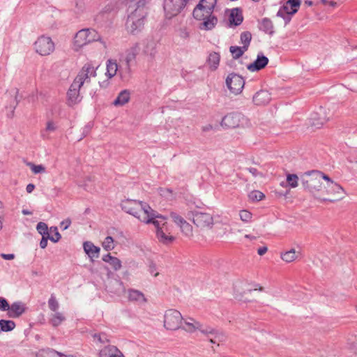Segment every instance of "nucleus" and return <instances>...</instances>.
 I'll list each match as a JSON object with an SVG mask.
<instances>
[{
  "label": "nucleus",
  "instance_id": "nucleus-1",
  "mask_svg": "<svg viewBox=\"0 0 357 357\" xmlns=\"http://www.w3.org/2000/svg\"><path fill=\"white\" fill-rule=\"evenodd\" d=\"M121 208L123 211L133 215L144 224H151L152 219L157 217V211L142 201L126 199L121 201Z\"/></svg>",
  "mask_w": 357,
  "mask_h": 357
},
{
  "label": "nucleus",
  "instance_id": "nucleus-2",
  "mask_svg": "<svg viewBox=\"0 0 357 357\" xmlns=\"http://www.w3.org/2000/svg\"><path fill=\"white\" fill-rule=\"evenodd\" d=\"M157 217L152 219L153 224L156 229V236L160 242L169 244L174 241V237L170 235L167 227V218L157 212Z\"/></svg>",
  "mask_w": 357,
  "mask_h": 357
},
{
  "label": "nucleus",
  "instance_id": "nucleus-3",
  "mask_svg": "<svg viewBox=\"0 0 357 357\" xmlns=\"http://www.w3.org/2000/svg\"><path fill=\"white\" fill-rule=\"evenodd\" d=\"M146 13L143 9H136L128 15L126 21V28L129 32L135 34L141 31L144 26Z\"/></svg>",
  "mask_w": 357,
  "mask_h": 357
},
{
  "label": "nucleus",
  "instance_id": "nucleus-4",
  "mask_svg": "<svg viewBox=\"0 0 357 357\" xmlns=\"http://www.w3.org/2000/svg\"><path fill=\"white\" fill-rule=\"evenodd\" d=\"M319 175V171L312 170L305 173L304 177L302 178V184L305 190L310 193L319 192L321 188V181Z\"/></svg>",
  "mask_w": 357,
  "mask_h": 357
},
{
  "label": "nucleus",
  "instance_id": "nucleus-5",
  "mask_svg": "<svg viewBox=\"0 0 357 357\" xmlns=\"http://www.w3.org/2000/svg\"><path fill=\"white\" fill-rule=\"evenodd\" d=\"M248 119L241 113L231 112L225 115L221 121V126L227 129L245 126Z\"/></svg>",
  "mask_w": 357,
  "mask_h": 357
},
{
  "label": "nucleus",
  "instance_id": "nucleus-6",
  "mask_svg": "<svg viewBox=\"0 0 357 357\" xmlns=\"http://www.w3.org/2000/svg\"><path fill=\"white\" fill-rule=\"evenodd\" d=\"M33 45L36 52L41 56H48L55 50V45L52 38L45 35L39 36Z\"/></svg>",
  "mask_w": 357,
  "mask_h": 357
},
{
  "label": "nucleus",
  "instance_id": "nucleus-7",
  "mask_svg": "<svg viewBox=\"0 0 357 357\" xmlns=\"http://www.w3.org/2000/svg\"><path fill=\"white\" fill-rule=\"evenodd\" d=\"M99 40V36L95 30L84 29L76 33L74 38V45L77 47L80 48L90 43Z\"/></svg>",
  "mask_w": 357,
  "mask_h": 357
},
{
  "label": "nucleus",
  "instance_id": "nucleus-8",
  "mask_svg": "<svg viewBox=\"0 0 357 357\" xmlns=\"http://www.w3.org/2000/svg\"><path fill=\"white\" fill-rule=\"evenodd\" d=\"M183 317L181 312L174 309L167 310L164 315V326L167 330L181 328Z\"/></svg>",
  "mask_w": 357,
  "mask_h": 357
},
{
  "label": "nucleus",
  "instance_id": "nucleus-9",
  "mask_svg": "<svg viewBox=\"0 0 357 357\" xmlns=\"http://www.w3.org/2000/svg\"><path fill=\"white\" fill-rule=\"evenodd\" d=\"M189 0H165L163 8L165 16L171 19L179 14L185 7Z\"/></svg>",
  "mask_w": 357,
  "mask_h": 357
},
{
  "label": "nucleus",
  "instance_id": "nucleus-10",
  "mask_svg": "<svg viewBox=\"0 0 357 357\" xmlns=\"http://www.w3.org/2000/svg\"><path fill=\"white\" fill-rule=\"evenodd\" d=\"M188 218L199 228H211L213 225V218L208 213L201 211H191L188 213Z\"/></svg>",
  "mask_w": 357,
  "mask_h": 357
},
{
  "label": "nucleus",
  "instance_id": "nucleus-11",
  "mask_svg": "<svg viewBox=\"0 0 357 357\" xmlns=\"http://www.w3.org/2000/svg\"><path fill=\"white\" fill-rule=\"evenodd\" d=\"M96 76V68L91 63H86L82 68L73 83L82 87L84 82H89L91 77Z\"/></svg>",
  "mask_w": 357,
  "mask_h": 357
},
{
  "label": "nucleus",
  "instance_id": "nucleus-12",
  "mask_svg": "<svg viewBox=\"0 0 357 357\" xmlns=\"http://www.w3.org/2000/svg\"><path fill=\"white\" fill-rule=\"evenodd\" d=\"M226 85L231 93L238 94L244 87L245 81L241 76L232 73L227 76Z\"/></svg>",
  "mask_w": 357,
  "mask_h": 357
},
{
  "label": "nucleus",
  "instance_id": "nucleus-13",
  "mask_svg": "<svg viewBox=\"0 0 357 357\" xmlns=\"http://www.w3.org/2000/svg\"><path fill=\"white\" fill-rule=\"evenodd\" d=\"M170 217L173 221L180 227L181 232L186 236L192 235V227L181 215L175 212H171Z\"/></svg>",
  "mask_w": 357,
  "mask_h": 357
},
{
  "label": "nucleus",
  "instance_id": "nucleus-14",
  "mask_svg": "<svg viewBox=\"0 0 357 357\" xmlns=\"http://www.w3.org/2000/svg\"><path fill=\"white\" fill-rule=\"evenodd\" d=\"M81 87L77 86L76 83H72L67 92V104L68 106H74L82 100L79 93Z\"/></svg>",
  "mask_w": 357,
  "mask_h": 357
},
{
  "label": "nucleus",
  "instance_id": "nucleus-15",
  "mask_svg": "<svg viewBox=\"0 0 357 357\" xmlns=\"http://www.w3.org/2000/svg\"><path fill=\"white\" fill-rule=\"evenodd\" d=\"M26 304L22 301H16L10 305L7 315L10 318H18L26 311Z\"/></svg>",
  "mask_w": 357,
  "mask_h": 357
},
{
  "label": "nucleus",
  "instance_id": "nucleus-16",
  "mask_svg": "<svg viewBox=\"0 0 357 357\" xmlns=\"http://www.w3.org/2000/svg\"><path fill=\"white\" fill-rule=\"evenodd\" d=\"M204 18L203 20H197L201 22L199 24V29L201 30L211 31L215 27L218 22L217 17L214 14L204 16Z\"/></svg>",
  "mask_w": 357,
  "mask_h": 357
},
{
  "label": "nucleus",
  "instance_id": "nucleus-17",
  "mask_svg": "<svg viewBox=\"0 0 357 357\" xmlns=\"http://www.w3.org/2000/svg\"><path fill=\"white\" fill-rule=\"evenodd\" d=\"M301 3V0H288L280 8L278 11H282V13L286 14L294 15L298 12Z\"/></svg>",
  "mask_w": 357,
  "mask_h": 357
},
{
  "label": "nucleus",
  "instance_id": "nucleus-18",
  "mask_svg": "<svg viewBox=\"0 0 357 357\" xmlns=\"http://www.w3.org/2000/svg\"><path fill=\"white\" fill-rule=\"evenodd\" d=\"M183 324L181 328L186 332L194 333L196 331L201 330L202 324L198 321L192 317L183 318Z\"/></svg>",
  "mask_w": 357,
  "mask_h": 357
},
{
  "label": "nucleus",
  "instance_id": "nucleus-19",
  "mask_svg": "<svg viewBox=\"0 0 357 357\" xmlns=\"http://www.w3.org/2000/svg\"><path fill=\"white\" fill-rule=\"evenodd\" d=\"M106 289L109 292L116 295H121L126 291L122 281L117 279L109 280L106 286Z\"/></svg>",
  "mask_w": 357,
  "mask_h": 357
},
{
  "label": "nucleus",
  "instance_id": "nucleus-20",
  "mask_svg": "<svg viewBox=\"0 0 357 357\" xmlns=\"http://www.w3.org/2000/svg\"><path fill=\"white\" fill-rule=\"evenodd\" d=\"M99 357H123V355L116 347L107 344L100 350Z\"/></svg>",
  "mask_w": 357,
  "mask_h": 357
},
{
  "label": "nucleus",
  "instance_id": "nucleus-21",
  "mask_svg": "<svg viewBox=\"0 0 357 357\" xmlns=\"http://www.w3.org/2000/svg\"><path fill=\"white\" fill-rule=\"evenodd\" d=\"M252 100L257 105H265L271 100V93L266 90H260L255 94Z\"/></svg>",
  "mask_w": 357,
  "mask_h": 357
},
{
  "label": "nucleus",
  "instance_id": "nucleus-22",
  "mask_svg": "<svg viewBox=\"0 0 357 357\" xmlns=\"http://www.w3.org/2000/svg\"><path fill=\"white\" fill-rule=\"evenodd\" d=\"M268 63V59L263 55L258 54L257 59L248 66V69L250 71H258L264 68Z\"/></svg>",
  "mask_w": 357,
  "mask_h": 357
},
{
  "label": "nucleus",
  "instance_id": "nucleus-23",
  "mask_svg": "<svg viewBox=\"0 0 357 357\" xmlns=\"http://www.w3.org/2000/svg\"><path fill=\"white\" fill-rule=\"evenodd\" d=\"M220 62V54L216 52H211L208 54L206 61L211 71H215L218 68Z\"/></svg>",
  "mask_w": 357,
  "mask_h": 357
},
{
  "label": "nucleus",
  "instance_id": "nucleus-24",
  "mask_svg": "<svg viewBox=\"0 0 357 357\" xmlns=\"http://www.w3.org/2000/svg\"><path fill=\"white\" fill-rule=\"evenodd\" d=\"M83 248L86 255L89 257L91 261H93V259L99 257L100 248L96 246L91 241L84 242L83 244Z\"/></svg>",
  "mask_w": 357,
  "mask_h": 357
},
{
  "label": "nucleus",
  "instance_id": "nucleus-25",
  "mask_svg": "<svg viewBox=\"0 0 357 357\" xmlns=\"http://www.w3.org/2000/svg\"><path fill=\"white\" fill-rule=\"evenodd\" d=\"M229 22L234 26L240 25L243 20L242 10L239 8H233L229 15Z\"/></svg>",
  "mask_w": 357,
  "mask_h": 357
},
{
  "label": "nucleus",
  "instance_id": "nucleus-26",
  "mask_svg": "<svg viewBox=\"0 0 357 357\" xmlns=\"http://www.w3.org/2000/svg\"><path fill=\"white\" fill-rule=\"evenodd\" d=\"M328 119L321 115V113H314L312 114L310 119V125L315 128H320L328 121Z\"/></svg>",
  "mask_w": 357,
  "mask_h": 357
},
{
  "label": "nucleus",
  "instance_id": "nucleus-27",
  "mask_svg": "<svg viewBox=\"0 0 357 357\" xmlns=\"http://www.w3.org/2000/svg\"><path fill=\"white\" fill-rule=\"evenodd\" d=\"M130 99V93L129 90L124 89L121 91L117 96L116 98L113 102L115 106H123L128 103Z\"/></svg>",
  "mask_w": 357,
  "mask_h": 357
},
{
  "label": "nucleus",
  "instance_id": "nucleus-28",
  "mask_svg": "<svg viewBox=\"0 0 357 357\" xmlns=\"http://www.w3.org/2000/svg\"><path fill=\"white\" fill-rule=\"evenodd\" d=\"M128 300L132 302L146 303L147 301L144 294L136 289H130L128 290Z\"/></svg>",
  "mask_w": 357,
  "mask_h": 357
},
{
  "label": "nucleus",
  "instance_id": "nucleus-29",
  "mask_svg": "<svg viewBox=\"0 0 357 357\" xmlns=\"http://www.w3.org/2000/svg\"><path fill=\"white\" fill-rule=\"evenodd\" d=\"M36 357H68V356L56 351L53 349L47 348L40 349L36 353Z\"/></svg>",
  "mask_w": 357,
  "mask_h": 357
},
{
  "label": "nucleus",
  "instance_id": "nucleus-30",
  "mask_svg": "<svg viewBox=\"0 0 357 357\" xmlns=\"http://www.w3.org/2000/svg\"><path fill=\"white\" fill-rule=\"evenodd\" d=\"M139 46L137 44L132 46L126 51L124 62L132 64L135 61L137 55L139 53Z\"/></svg>",
  "mask_w": 357,
  "mask_h": 357
},
{
  "label": "nucleus",
  "instance_id": "nucleus-31",
  "mask_svg": "<svg viewBox=\"0 0 357 357\" xmlns=\"http://www.w3.org/2000/svg\"><path fill=\"white\" fill-rule=\"evenodd\" d=\"M213 11L208 10L202 7L201 4H197L193 10L192 15L195 20H203L204 16L213 15Z\"/></svg>",
  "mask_w": 357,
  "mask_h": 357
},
{
  "label": "nucleus",
  "instance_id": "nucleus-32",
  "mask_svg": "<svg viewBox=\"0 0 357 357\" xmlns=\"http://www.w3.org/2000/svg\"><path fill=\"white\" fill-rule=\"evenodd\" d=\"M107 71L105 75L109 79L112 78L117 73H119V66L115 60L109 59L106 63Z\"/></svg>",
  "mask_w": 357,
  "mask_h": 357
},
{
  "label": "nucleus",
  "instance_id": "nucleus-33",
  "mask_svg": "<svg viewBox=\"0 0 357 357\" xmlns=\"http://www.w3.org/2000/svg\"><path fill=\"white\" fill-rule=\"evenodd\" d=\"M259 29L269 35H273L274 33L273 22L267 17L263 18L260 22Z\"/></svg>",
  "mask_w": 357,
  "mask_h": 357
},
{
  "label": "nucleus",
  "instance_id": "nucleus-34",
  "mask_svg": "<svg viewBox=\"0 0 357 357\" xmlns=\"http://www.w3.org/2000/svg\"><path fill=\"white\" fill-rule=\"evenodd\" d=\"M119 75L122 79H128L131 77V64L124 62L119 68Z\"/></svg>",
  "mask_w": 357,
  "mask_h": 357
},
{
  "label": "nucleus",
  "instance_id": "nucleus-35",
  "mask_svg": "<svg viewBox=\"0 0 357 357\" xmlns=\"http://www.w3.org/2000/svg\"><path fill=\"white\" fill-rule=\"evenodd\" d=\"M105 262L109 263L114 271H118L121 268V261L115 257H112L110 254H107L102 257Z\"/></svg>",
  "mask_w": 357,
  "mask_h": 357
},
{
  "label": "nucleus",
  "instance_id": "nucleus-36",
  "mask_svg": "<svg viewBox=\"0 0 357 357\" xmlns=\"http://www.w3.org/2000/svg\"><path fill=\"white\" fill-rule=\"evenodd\" d=\"M326 192L328 194L333 195L345 194L344 188L340 185L335 182H331V184H328Z\"/></svg>",
  "mask_w": 357,
  "mask_h": 357
},
{
  "label": "nucleus",
  "instance_id": "nucleus-37",
  "mask_svg": "<svg viewBox=\"0 0 357 357\" xmlns=\"http://www.w3.org/2000/svg\"><path fill=\"white\" fill-rule=\"evenodd\" d=\"M66 320L65 316L63 313L59 312H55L54 314H52L49 321L54 327H57L61 324L63 321Z\"/></svg>",
  "mask_w": 357,
  "mask_h": 357
},
{
  "label": "nucleus",
  "instance_id": "nucleus-38",
  "mask_svg": "<svg viewBox=\"0 0 357 357\" xmlns=\"http://www.w3.org/2000/svg\"><path fill=\"white\" fill-rule=\"evenodd\" d=\"M298 254L299 252H296L295 249H291L289 251L281 253V259L287 263H290L296 259Z\"/></svg>",
  "mask_w": 357,
  "mask_h": 357
},
{
  "label": "nucleus",
  "instance_id": "nucleus-39",
  "mask_svg": "<svg viewBox=\"0 0 357 357\" xmlns=\"http://www.w3.org/2000/svg\"><path fill=\"white\" fill-rule=\"evenodd\" d=\"M57 129V123L53 120H48L46 123V127L44 130L41 131V137L43 139H47V132H54Z\"/></svg>",
  "mask_w": 357,
  "mask_h": 357
},
{
  "label": "nucleus",
  "instance_id": "nucleus-40",
  "mask_svg": "<svg viewBox=\"0 0 357 357\" xmlns=\"http://www.w3.org/2000/svg\"><path fill=\"white\" fill-rule=\"evenodd\" d=\"M93 341L100 344H109L110 340L105 333H98L92 335Z\"/></svg>",
  "mask_w": 357,
  "mask_h": 357
},
{
  "label": "nucleus",
  "instance_id": "nucleus-41",
  "mask_svg": "<svg viewBox=\"0 0 357 357\" xmlns=\"http://www.w3.org/2000/svg\"><path fill=\"white\" fill-rule=\"evenodd\" d=\"M247 50H248L244 49L243 46H231L229 47V52H231L234 59H238L241 57Z\"/></svg>",
  "mask_w": 357,
  "mask_h": 357
},
{
  "label": "nucleus",
  "instance_id": "nucleus-42",
  "mask_svg": "<svg viewBox=\"0 0 357 357\" xmlns=\"http://www.w3.org/2000/svg\"><path fill=\"white\" fill-rule=\"evenodd\" d=\"M15 328V323L12 320H0L1 331L8 332L13 331Z\"/></svg>",
  "mask_w": 357,
  "mask_h": 357
},
{
  "label": "nucleus",
  "instance_id": "nucleus-43",
  "mask_svg": "<svg viewBox=\"0 0 357 357\" xmlns=\"http://www.w3.org/2000/svg\"><path fill=\"white\" fill-rule=\"evenodd\" d=\"M241 42L243 44L244 49L248 50L251 40L252 34L250 31H243L241 34Z\"/></svg>",
  "mask_w": 357,
  "mask_h": 357
},
{
  "label": "nucleus",
  "instance_id": "nucleus-44",
  "mask_svg": "<svg viewBox=\"0 0 357 357\" xmlns=\"http://www.w3.org/2000/svg\"><path fill=\"white\" fill-rule=\"evenodd\" d=\"M216 3L217 0H200L198 4H201L202 7L206 10L214 11Z\"/></svg>",
  "mask_w": 357,
  "mask_h": 357
},
{
  "label": "nucleus",
  "instance_id": "nucleus-45",
  "mask_svg": "<svg viewBox=\"0 0 357 357\" xmlns=\"http://www.w3.org/2000/svg\"><path fill=\"white\" fill-rule=\"evenodd\" d=\"M48 307L52 312H57L59 304L54 294H52L48 300Z\"/></svg>",
  "mask_w": 357,
  "mask_h": 357
},
{
  "label": "nucleus",
  "instance_id": "nucleus-46",
  "mask_svg": "<svg viewBox=\"0 0 357 357\" xmlns=\"http://www.w3.org/2000/svg\"><path fill=\"white\" fill-rule=\"evenodd\" d=\"M50 231L53 234L52 235L50 234V240L51 241L56 243L61 239V236L56 227H51L50 228Z\"/></svg>",
  "mask_w": 357,
  "mask_h": 357
},
{
  "label": "nucleus",
  "instance_id": "nucleus-47",
  "mask_svg": "<svg viewBox=\"0 0 357 357\" xmlns=\"http://www.w3.org/2000/svg\"><path fill=\"white\" fill-rule=\"evenodd\" d=\"M298 177L296 174H287V182L291 188H294L297 187L298 186Z\"/></svg>",
  "mask_w": 357,
  "mask_h": 357
},
{
  "label": "nucleus",
  "instance_id": "nucleus-48",
  "mask_svg": "<svg viewBox=\"0 0 357 357\" xmlns=\"http://www.w3.org/2000/svg\"><path fill=\"white\" fill-rule=\"evenodd\" d=\"M36 229L38 232L42 235V236H50V233L48 231V227L47 225L45 222H40L37 224Z\"/></svg>",
  "mask_w": 357,
  "mask_h": 357
},
{
  "label": "nucleus",
  "instance_id": "nucleus-49",
  "mask_svg": "<svg viewBox=\"0 0 357 357\" xmlns=\"http://www.w3.org/2000/svg\"><path fill=\"white\" fill-rule=\"evenodd\" d=\"M178 36L183 40H188L190 36V32L188 27L183 26L177 30Z\"/></svg>",
  "mask_w": 357,
  "mask_h": 357
},
{
  "label": "nucleus",
  "instance_id": "nucleus-50",
  "mask_svg": "<svg viewBox=\"0 0 357 357\" xmlns=\"http://www.w3.org/2000/svg\"><path fill=\"white\" fill-rule=\"evenodd\" d=\"M27 166H29L31 171L36 174L45 172V167L43 165H35L32 162H28Z\"/></svg>",
  "mask_w": 357,
  "mask_h": 357
},
{
  "label": "nucleus",
  "instance_id": "nucleus-51",
  "mask_svg": "<svg viewBox=\"0 0 357 357\" xmlns=\"http://www.w3.org/2000/svg\"><path fill=\"white\" fill-rule=\"evenodd\" d=\"M240 219L244 222H249L251 221L252 214L248 210H241L239 212Z\"/></svg>",
  "mask_w": 357,
  "mask_h": 357
},
{
  "label": "nucleus",
  "instance_id": "nucleus-52",
  "mask_svg": "<svg viewBox=\"0 0 357 357\" xmlns=\"http://www.w3.org/2000/svg\"><path fill=\"white\" fill-rule=\"evenodd\" d=\"M113 243V238L112 236H107L102 242V247L107 251L111 250L114 248Z\"/></svg>",
  "mask_w": 357,
  "mask_h": 357
},
{
  "label": "nucleus",
  "instance_id": "nucleus-53",
  "mask_svg": "<svg viewBox=\"0 0 357 357\" xmlns=\"http://www.w3.org/2000/svg\"><path fill=\"white\" fill-rule=\"evenodd\" d=\"M264 195L260 192V191H258V190H255V191H252L251 193H250V197L255 200H257V201H260V200H262L264 198Z\"/></svg>",
  "mask_w": 357,
  "mask_h": 357
},
{
  "label": "nucleus",
  "instance_id": "nucleus-54",
  "mask_svg": "<svg viewBox=\"0 0 357 357\" xmlns=\"http://www.w3.org/2000/svg\"><path fill=\"white\" fill-rule=\"evenodd\" d=\"M276 15L278 17H280L281 18H282L284 21V24L285 25L288 24L291 20V17L294 15H290V14H286V13H282V11H278Z\"/></svg>",
  "mask_w": 357,
  "mask_h": 357
},
{
  "label": "nucleus",
  "instance_id": "nucleus-55",
  "mask_svg": "<svg viewBox=\"0 0 357 357\" xmlns=\"http://www.w3.org/2000/svg\"><path fill=\"white\" fill-rule=\"evenodd\" d=\"M10 305L7 300L4 298L0 297V310L2 311H8Z\"/></svg>",
  "mask_w": 357,
  "mask_h": 357
},
{
  "label": "nucleus",
  "instance_id": "nucleus-56",
  "mask_svg": "<svg viewBox=\"0 0 357 357\" xmlns=\"http://www.w3.org/2000/svg\"><path fill=\"white\" fill-rule=\"evenodd\" d=\"M204 335L208 334H217L216 331L209 326L206 327L205 328H203L202 326L201 327V330H199Z\"/></svg>",
  "mask_w": 357,
  "mask_h": 357
},
{
  "label": "nucleus",
  "instance_id": "nucleus-57",
  "mask_svg": "<svg viewBox=\"0 0 357 357\" xmlns=\"http://www.w3.org/2000/svg\"><path fill=\"white\" fill-rule=\"evenodd\" d=\"M247 170L250 173L252 174V175L254 176V177H257V176H260V177H263L264 176V174L263 173L259 172L256 168L255 167H249V168H247Z\"/></svg>",
  "mask_w": 357,
  "mask_h": 357
},
{
  "label": "nucleus",
  "instance_id": "nucleus-58",
  "mask_svg": "<svg viewBox=\"0 0 357 357\" xmlns=\"http://www.w3.org/2000/svg\"><path fill=\"white\" fill-rule=\"evenodd\" d=\"M50 240V236H42V238L40 242V247L42 249H45L47 245V241Z\"/></svg>",
  "mask_w": 357,
  "mask_h": 357
},
{
  "label": "nucleus",
  "instance_id": "nucleus-59",
  "mask_svg": "<svg viewBox=\"0 0 357 357\" xmlns=\"http://www.w3.org/2000/svg\"><path fill=\"white\" fill-rule=\"evenodd\" d=\"M70 225H71L70 219L67 218L61 222V227H62V229L63 230H66L70 226Z\"/></svg>",
  "mask_w": 357,
  "mask_h": 357
},
{
  "label": "nucleus",
  "instance_id": "nucleus-60",
  "mask_svg": "<svg viewBox=\"0 0 357 357\" xmlns=\"http://www.w3.org/2000/svg\"><path fill=\"white\" fill-rule=\"evenodd\" d=\"M149 273L153 276L156 277L158 275V273L156 272V266L153 263H151L149 267Z\"/></svg>",
  "mask_w": 357,
  "mask_h": 357
},
{
  "label": "nucleus",
  "instance_id": "nucleus-61",
  "mask_svg": "<svg viewBox=\"0 0 357 357\" xmlns=\"http://www.w3.org/2000/svg\"><path fill=\"white\" fill-rule=\"evenodd\" d=\"M319 174L321 175H319L320 178V181L321 179H324L328 182V184H331V182H334L328 175L324 174L323 172L319 171Z\"/></svg>",
  "mask_w": 357,
  "mask_h": 357
},
{
  "label": "nucleus",
  "instance_id": "nucleus-62",
  "mask_svg": "<svg viewBox=\"0 0 357 357\" xmlns=\"http://www.w3.org/2000/svg\"><path fill=\"white\" fill-rule=\"evenodd\" d=\"M150 1L151 0H139L137 2V8L144 10V7L146 6V4Z\"/></svg>",
  "mask_w": 357,
  "mask_h": 357
},
{
  "label": "nucleus",
  "instance_id": "nucleus-63",
  "mask_svg": "<svg viewBox=\"0 0 357 357\" xmlns=\"http://www.w3.org/2000/svg\"><path fill=\"white\" fill-rule=\"evenodd\" d=\"M267 250L268 248L266 246H262L257 250V253L259 255L262 256L267 252Z\"/></svg>",
  "mask_w": 357,
  "mask_h": 357
},
{
  "label": "nucleus",
  "instance_id": "nucleus-64",
  "mask_svg": "<svg viewBox=\"0 0 357 357\" xmlns=\"http://www.w3.org/2000/svg\"><path fill=\"white\" fill-rule=\"evenodd\" d=\"M321 2L324 4V5H330L331 6H335L337 5V3L334 1H328V0H321Z\"/></svg>",
  "mask_w": 357,
  "mask_h": 357
}]
</instances>
